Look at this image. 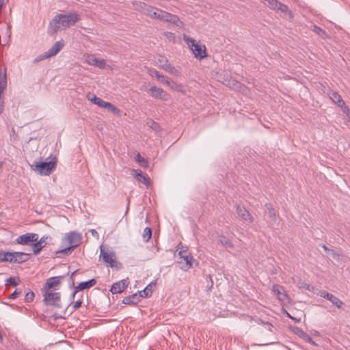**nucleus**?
<instances>
[{"mask_svg": "<svg viewBox=\"0 0 350 350\" xmlns=\"http://www.w3.org/2000/svg\"><path fill=\"white\" fill-rule=\"evenodd\" d=\"M21 280L18 277H10L5 280V284L10 285L12 286H16L20 283Z\"/></svg>", "mask_w": 350, "mask_h": 350, "instance_id": "33", "label": "nucleus"}, {"mask_svg": "<svg viewBox=\"0 0 350 350\" xmlns=\"http://www.w3.org/2000/svg\"><path fill=\"white\" fill-rule=\"evenodd\" d=\"M64 46V40L56 42L47 51L45 52V57L55 56Z\"/></svg>", "mask_w": 350, "mask_h": 350, "instance_id": "19", "label": "nucleus"}, {"mask_svg": "<svg viewBox=\"0 0 350 350\" xmlns=\"http://www.w3.org/2000/svg\"><path fill=\"white\" fill-rule=\"evenodd\" d=\"M96 284V280L94 278L90 279L85 282H80L76 287L75 291L72 292V293L70 295L71 301H72L73 299L75 298V296L77 293L78 291H83L85 289H88L93 286H94Z\"/></svg>", "mask_w": 350, "mask_h": 350, "instance_id": "11", "label": "nucleus"}, {"mask_svg": "<svg viewBox=\"0 0 350 350\" xmlns=\"http://www.w3.org/2000/svg\"><path fill=\"white\" fill-rule=\"evenodd\" d=\"M184 40L187 42L189 47L193 51L196 57H199L200 59L206 57V48L202 49L201 46L196 42V40L189 36L184 35Z\"/></svg>", "mask_w": 350, "mask_h": 350, "instance_id": "7", "label": "nucleus"}, {"mask_svg": "<svg viewBox=\"0 0 350 350\" xmlns=\"http://www.w3.org/2000/svg\"><path fill=\"white\" fill-rule=\"evenodd\" d=\"M7 87V78L5 68L4 71L0 69V114L4 111L3 92Z\"/></svg>", "mask_w": 350, "mask_h": 350, "instance_id": "8", "label": "nucleus"}, {"mask_svg": "<svg viewBox=\"0 0 350 350\" xmlns=\"http://www.w3.org/2000/svg\"><path fill=\"white\" fill-rule=\"evenodd\" d=\"M148 90L152 92V97L155 98H159L162 100H167V94L162 88H157L156 86H152L149 88Z\"/></svg>", "mask_w": 350, "mask_h": 350, "instance_id": "20", "label": "nucleus"}, {"mask_svg": "<svg viewBox=\"0 0 350 350\" xmlns=\"http://www.w3.org/2000/svg\"><path fill=\"white\" fill-rule=\"evenodd\" d=\"M299 331V332H297V334H299V333L300 334V335L302 336V334H301V332L300 331L301 329H299V328H297Z\"/></svg>", "mask_w": 350, "mask_h": 350, "instance_id": "60", "label": "nucleus"}, {"mask_svg": "<svg viewBox=\"0 0 350 350\" xmlns=\"http://www.w3.org/2000/svg\"><path fill=\"white\" fill-rule=\"evenodd\" d=\"M82 303H83V301L81 299V298H79L77 301H76L72 306V310L71 312H72L73 311H75L77 309H78L79 308H80L82 305Z\"/></svg>", "mask_w": 350, "mask_h": 350, "instance_id": "50", "label": "nucleus"}, {"mask_svg": "<svg viewBox=\"0 0 350 350\" xmlns=\"http://www.w3.org/2000/svg\"><path fill=\"white\" fill-rule=\"evenodd\" d=\"M56 160H51L48 162L44 161H35L31 165V168L34 172L43 176H49L51 174L53 170L56 166Z\"/></svg>", "mask_w": 350, "mask_h": 350, "instance_id": "2", "label": "nucleus"}, {"mask_svg": "<svg viewBox=\"0 0 350 350\" xmlns=\"http://www.w3.org/2000/svg\"><path fill=\"white\" fill-rule=\"evenodd\" d=\"M35 295L33 291H29L26 293L25 301L27 302H31L34 299Z\"/></svg>", "mask_w": 350, "mask_h": 350, "instance_id": "45", "label": "nucleus"}, {"mask_svg": "<svg viewBox=\"0 0 350 350\" xmlns=\"http://www.w3.org/2000/svg\"><path fill=\"white\" fill-rule=\"evenodd\" d=\"M177 250H179L178 256L180 260L178 263L180 265V269L187 271L192 267L193 257L191 254H187V247L179 244L177 246Z\"/></svg>", "mask_w": 350, "mask_h": 350, "instance_id": "3", "label": "nucleus"}, {"mask_svg": "<svg viewBox=\"0 0 350 350\" xmlns=\"http://www.w3.org/2000/svg\"><path fill=\"white\" fill-rule=\"evenodd\" d=\"M53 291L49 290L42 291L43 302L46 306H53L57 308H61L60 293H54Z\"/></svg>", "mask_w": 350, "mask_h": 350, "instance_id": "4", "label": "nucleus"}, {"mask_svg": "<svg viewBox=\"0 0 350 350\" xmlns=\"http://www.w3.org/2000/svg\"><path fill=\"white\" fill-rule=\"evenodd\" d=\"M90 232L93 237L98 238V233L95 229H91Z\"/></svg>", "mask_w": 350, "mask_h": 350, "instance_id": "55", "label": "nucleus"}, {"mask_svg": "<svg viewBox=\"0 0 350 350\" xmlns=\"http://www.w3.org/2000/svg\"><path fill=\"white\" fill-rule=\"evenodd\" d=\"M64 276H63V275L49 278V279L46 280V282L42 288V291L55 290V287L61 283V281L64 279Z\"/></svg>", "mask_w": 350, "mask_h": 350, "instance_id": "13", "label": "nucleus"}, {"mask_svg": "<svg viewBox=\"0 0 350 350\" xmlns=\"http://www.w3.org/2000/svg\"><path fill=\"white\" fill-rule=\"evenodd\" d=\"M329 301H330L332 304L338 309H341L342 305L344 304L342 300H340L339 298H338L334 295H332Z\"/></svg>", "mask_w": 350, "mask_h": 350, "instance_id": "34", "label": "nucleus"}, {"mask_svg": "<svg viewBox=\"0 0 350 350\" xmlns=\"http://www.w3.org/2000/svg\"><path fill=\"white\" fill-rule=\"evenodd\" d=\"M65 239L69 246L75 250L81 244L82 237L80 233L72 231L66 234Z\"/></svg>", "mask_w": 350, "mask_h": 350, "instance_id": "9", "label": "nucleus"}, {"mask_svg": "<svg viewBox=\"0 0 350 350\" xmlns=\"http://www.w3.org/2000/svg\"><path fill=\"white\" fill-rule=\"evenodd\" d=\"M327 94L329 96V98L332 100V101L334 104L337 105V106L341 109V110L345 114H346L347 116H349L350 109L346 105L345 101L342 98L341 96L338 93V92L329 88L328 92H327Z\"/></svg>", "mask_w": 350, "mask_h": 350, "instance_id": "6", "label": "nucleus"}, {"mask_svg": "<svg viewBox=\"0 0 350 350\" xmlns=\"http://www.w3.org/2000/svg\"><path fill=\"white\" fill-rule=\"evenodd\" d=\"M159 80H161V83H163L167 85H170V83L172 82V79H170L169 77H165L163 75H162V77H161V79Z\"/></svg>", "mask_w": 350, "mask_h": 350, "instance_id": "49", "label": "nucleus"}, {"mask_svg": "<svg viewBox=\"0 0 350 350\" xmlns=\"http://www.w3.org/2000/svg\"><path fill=\"white\" fill-rule=\"evenodd\" d=\"M257 323H260V324L266 325H267V329L269 332H273V327H273V325L271 323H269V322H265V321H262V319H258L257 320Z\"/></svg>", "mask_w": 350, "mask_h": 350, "instance_id": "44", "label": "nucleus"}, {"mask_svg": "<svg viewBox=\"0 0 350 350\" xmlns=\"http://www.w3.org/2000/svg\"><path fill=\"white\" fill-rule=\"evenodd\" d=\"M49 236H43L39 240L34 241L32 244V250L34 254H38L47 245L46 240Z\"/></svg>", "mask_w": 350, "mask_h": 350, "instance_id": "15", "label": "nucleus"}, {"mask_svg": "<svg viewBox=\"0 0 350 350\" xmlns=\"http://www.w3.org/2000/svg\"><path fill=\"white\" fill-rule=\"evenodd\" d=\"M285 314H286V316L291 319H293V321H295L296 323H299L300 322V319H297V318H295L293 317V316H291L286 310H285Z\"/></svg>", "mask_w": 350, "mask_h": 350, "instance_id": "54", "label": "nucleus"}, {"mask_svg": "<svg viewBox=\"0 0 350 350\" xmlns=\"http://www.w3.org/2000/svg\"><path fill=\"white\" fill-rule=\"evenodd\" d=\"M7 252H4L3 250H0V262H5L7 260Z\"/></svg>", "mask_w": 350, "mask_h": 350, "instance_id": "52", "label": "nucleus"}, {"mask_svg": "<svg viewBox=\"0 0 350 350\" xmlns=\"http://www.w3.org/2000/svg\"><path fill=\"white\" fill-rule=\"evenodd\" d=\"M152 237V229L151 228L146 227L143 233V238L145 242H148Z\"/></svg>", "mask_w": 350, "mask_h": 350, "instance_id": "40", "label": "nucleus"}, {"mask_svg": "<svg viewBox=\"0 0 350 350\" xmlns=\"http://www.w3.org/2000/svg\"><path fill=\"white\" fill-rule=\"evenodd\" d=\"M22 291L16 288L9 297V299H16L21 293Z\"/></svg>", "mask_w": 350, "mask_h": 350, "instance_id": "51", "label": "nucleus"}, {"mask_svg": "<svg viewBox=\"0 0 350 350\" xmlns=\"http://www.w3.org/2000/svg\"><path fill=\"white\" fill-rule=\"evenodd\" d=\"M301 287L306 288L307 290L310 291H311L313 289V287H312L310 284L306 283H304Z\"/></svg>", "mask_w": 350, "mask_h": 350, "instance_id": "57", "label": "nucleus"}, {"mask_svg": "<svg viewBox=\"0 0 350 350\" xmlns=\"http://www.w3.org/2000/svg\"><path fill=\"white\" fill-rule=\"evenodd\" d=\"M74 250V249L72 247H71L70 246H68L67 247H65L64 249H62V250H59L58 251H57L55 252L56 254V256L57 257H62V255L63 254L64 256H67L70 254H71V252Z\"/></svg>", "mask_w": 350, "mask_h": 350, "instance_id": "35", "label": "nucleus"}, {"mask_svg": "<svg viewBox=\"0 0 350 350\" xmlns=\"http://www.w3.org/2000/svg\"><path fill=\"white\" fill-rule=\"evenodd\" d=\"M100 258H102V260L104 262L109 264V266L111 267H116V261L115 260V255L113 252L111 254H109V253L105 252V250L101 248Z\"/></svg>", "mask_w": 350, "mask_h": 350, "instance_id": "17", "label": "nucleus"}, {"mask_svg": "<svg viewBox=\"0 0 350 350\" xmlns=\"http://www.w3.org/2000/svg\"><path fill=\"white\" fill-rule=\"evenodd\" d=\"M140 296L137 293L124 297L122 302L125 305L136 306L141 301Z\"/></svg>", "mask_w": 350, "mask_h": 350, "instance_id": "21", "label": "nucleus"}, {"mask_svg": "<svg viewBox=\"0 0 350 350\" xmlns=\"http://www.w3.org/2000/svg\"><path fill=\"white\" fill-rule=\"evenodd\" d=\"M147 125L151 129L154 131L155 132H159L161 131V127H160L159 124L157 122H156L154 120H150V121H148L147 122Z\"/></svg>", "mask_w": 350, "mask_h": 350, "instance_id": "38", "label": "nucleus"}, {"mask_svg": "<svg viewBox=\"0 0 350 350\" xmlns=\"http://www.w3.org/2000/svg\"><path fill=\"white\" fill-rule=\"evenodd\" d=\"M276 10L281 11L284 14H287L290 18H293L294 16L293 12L291 10H289L288 6L285 4L282 3L281 2H280V3L278 4Z\"/></svg>", "mask_w": 350, "mask_h": 350, "instance_id": "30", "label": "nucleus"}, {"mask_svg": "<svg viewBox=\"0 0 350 350\" xmlns=\"http://www.w3.org/2000/svg\"><path fill=\"white\" fill-rule=\"evenodd\" d=\"M224 83L226 85L234 90H242L245 88V85H243V84H241L240 82L233 79L232 77H230L229 79H225V81Z\"/></svg>", "mask_w": 350, "mask_h": 350, "instance_id": "24", "label": "nucleus"}, {"mask_svg": "<svg viewBox=\"0 0 350 350\" xmlns=\"http://www.w3.org/2000/svg\"><path fill=\"white\" fill-rule=\"evenodd\" d=\"M217 241L219 243L224 245L227 248L232 249L234 247L232 243L224 235L218 236Z\"/></svg>", "mask_w": 350, "mask_h": 350, "instance_id": "29", "label": "nucleus"}, {"mask_svg": "<svg viewBox=\"0 0 350 350\" xmlns=\"http://www.w3.org/2000/svg\"><path fill=\"white\" fill-rule=\"evenodd\" d=\"M57 317H54V319H57Z\"/></svg>", "mask_w": 350, "mask_h": 350, "instance_id": "61", "label": "nucleus"}, {"mask_svg": "<svg viewBox=\"0 0 350 350\" xmlns=\"http://www.w3.org/2000/svg\"><path fill=\"white\" fill-rule=\"evenodd\" d=\"M14 254H12V256H13V255L16 256V258H15L16 263H18V264H21V263L27 261L31 257L30 254H27V253H25V252H14ZM10 256H11V254Z\"/></svg>", "mask_w": 350, "mask_h": 350, "instance_id": "26", "label": "nucleus"}, {"mask_svg": "<svg viewBox=\"0 0 350 350\" xmlns=\"http://www.w3.org/2000/svg\"><path fill=\"white\" fill-rule=\"evenodd\" d=\"M129 282L126 280H122L113 283L110 288L113 294L120 293L123 292L128 286Z\"/></svg>", "mask_w": 350, "mask_h": 350, "instance_id": "16", "label": "nucleus"}, {"mask_svg": "<svg viewBox=\"0 0 350 350\" xmlns=\"http://www.w3.org/2000/svg\"><path fill=\"white\" fill-rule=\"evenodd\" d=\"M164 70L165 71L168 72L169 73H170L173 75H175V76H179L180 75V71L178 70H177L171 64H167V66H165V68Z\"/></svg>", "mask_w": 350, "mask_h": 350, "instance_id": "36", "label": "nucleus"}, {"mask_svg": "<svg viewBox=\"0 0 350 350\" xmlns=\"http://www.w3.org/2000/svg\"><path fill=\"white\" fill-rule=\"evenodd\" d=\"M333 294H331L328 292H327L326 291H321L319 293V295L323 298H325L327 300H329L330 299V297H332Z\"/></svg>", "mask_w": 350, "mask_h": 350, "instance_id": "46", "label": "nucleus"}, {"mask_svg": "<svg viewBox=\"0 0 350 350\" xmlns=\"http://www.w3.org/2000/svg\"><path fill=\"white\" fill-rule=\"evenodd\" d=\"M273 293L278 296V299L284 301L288 298V295L284 292L282 286L279 284H273L272 287Z\"/></svg>", "mask_w": 350, "mask_h": 350, "instance_id": "23", "label": "nucleus"}, {"mask_svg": "<svg viewBox=\"0 0 350 350\" xmlns=\"http://www.w3.org/2000/svg\"><path fill=\"white\" fill-rule=\"evenodd\" d=\"M236 211L242 219L249 221L250 223H252L254 221V217L244 206L237 204Z\"/></svg>", "mask_w": 350, "mask_h": 350, "instance_id": "14", "label": "nucleus"}, {"mask_svg": "<svg viewBox=\"0 0 350 350\" xmlns=\"http://www.w3.org/2000/svg\"><path fill=\"white\" fill-rule=\"evenodd\" d=\"M311 29L322 39L326 40L329 38L328 33L324 29L317 26V25H312Z\"/></svg>", "mask_w": 350, "mask_h": 350, "instance_id": "27", "label": "nucleus"}, {"mask_svg": "<svg viewBox=\"0 0 350 350\" xmlns=\"http://www.w3.org/2000/svg\"><path fill=\"white\" fill-rule=\"evenodd\" d=\"M134 175L135 176V178L142 183H144L146 185H149L150 184V179L148 176L139 170H133Z\"/></svg>", "mask_w": 350, "mask_h": 350, "instance_id": "25", "label": "nucleus"}, {"mask_svg": "<svg viewBox=\"0 0 350 350\" xmlns=\"http://www.w3.org/2000/svg\"><path fill=\"white\" fill-rule=\"evenodd\" d=\"M208 278H209V279H210V282H211V284H210V285H209V286H208V290H210V291H211V288H213V281L212 278L211 277V275H208Z\"/></svg>", "mask_w": 350, "mask_h": 350, "instance_id": "58", "label": "nucleus"}, {"mask_svg": "<svg viewBox=\"0 0 350 350\" xmlns=\"http://www.w3.org/2000/svg\"><path fill=\"white\" fill-rule=\"evenodd\" d=\"M157 64H159V67L164 70L165 66H167V64L170 63L168 59L165 56L159 55L157 60Z\"/></svg>", "mask_w": 350, "mask_h": 350, "instance_id": "32", "label": "nucleus"}, {"mask_svg": "<svg viewBox=\"0 0 350 350\" xmlns=\"http://www.w3.org/2000/svg\"><path fill=\"white\" fill-rule=\"evenodd\" d=\"M139 7L141 12H142L144 14L149 16L152 18L154 19V17L157 13L159 8L147 5L145 3H141Z\"/></svg>", "mask_w": 350, "mask_h": 350, "instance_id": "18", "label": "nucleus"}, {"mask_svg": "<svg viewBox=\"0 0 350 350\" xmlns=\"http://www.w3.org/2000/svg\"><path fill=\"white\" fill-rule=\"evenodd\" d=\"M321 247L325 251V252H332V255L333 256L334 258H336V257L339 256V254H338L337 253H336L333 250H330L329 248H328L326 245L325 244H322L321 245Z\"/></svg>", "mask_w": 350, "mask_h": 350, "instance_id": "48", "label": "nucleus"}, {"mask_svg": "<svg viewBox=\"0 0 350 350\" xmlns=\"http://www.w3.org/2000/svg\"><path fill=\"white\" fill-rule=\"evenodd\" d=\"M135 161L137 162L142 167L148 168L149 166L148 161L142 157L140 154L138 152L135 157Z\"/></svg>", "mask_w": 350, "mask_h": 350, "instance_id": "31", "label": "nucleus"}, {"mask_svg": "<svg viewBox=\"0 0 350 350\" xmlns=\"http://www.w3.org/2000/svg\"><path fill=\"white\" fill-rule=\"evenodd\" d=\"M154 19H158L164 22H169L176 25L177 27H183L184 23L176 15L169 13L161 9H158Z\"/></svg>", "mask_w": 350, "mask_h": 350, "instance_id": "5", "label": "nucleus"}, {"mask_svg": "<svg viewBox=\"0 0 350 350\" xmlns=\"http://www.w3.org/2000/svg\"><path fill=\"white\" fill-rule=\"evenodd\" d=\"M80 20L79 15L77 13H69L68 14H57L53 19V29L57 32L61 27L63 29L69 28L73 26Z\"/></svg>", "mask_w": 350, "mask_h": 350, "instance_id": "1", "label": "nucleus"}, {"mask_svg": "<svg viewBox=\"0 0 350 350\" xmlns=\"http://www.w3.org/2000/svg\"><path fill=\"white\" fill-rule=\"evenodd\" d=\"M171 89L176 90L177 92H183V86L181 84L177 83L172 80L170 85H169Z\"/></svg>", "mask_w": 350, "mask_h": 350, "instance_id": "41", "label": "nucleus"}, {"mask_svg": "<svg viewBox=\"0 0 350 350\" xmlns=\"http://www.w3.org/2000/svg\"><path fill=\"white\" fill-rule=\"evenodd\" d=\"M148 72L150 76L155 77L158 80H159L161 77H162V75L154 68H149Z\"/></svg>", "mask_w": 350, "mask_h": 350, "instance_id": "42", "label": "nucleus"}, {"mask_svg": "<svg viewBox=\"0 0 350 350\" xmlns=\"http://www.w3.org/2000/svg\"><path fill=\"white\" fill-rule=\"evenodd\" d=\"M14 252H7V254H5L7 256V260H5V262H11V263H16V256L15 255H13V256H10V254H14Z\"/></svg>", "mask_w": 350, "mask_h": 350, "instance_id": "43", "label": "nucleus"}, {"mask_svg": "<svg viewBox=\"0 0 350 350\" xmlns=\"http://www.w3.org/2000/svg\"><path fill=\"white\" fill-rule=\"evenodd\" d=\"M47 58H49V57H45V53H44L43 54L39 55L36 59H35V62H38L40 61H42V60H44L45 59H47Z\"/></svg>", "mask_w": 350, "mask_h": 350, "instance_id": "53", "label": "nucleus"}, {"mask_svg": "<svg viewBox=\"0 0 350 350\" xmlns=\"http://www.w3.org/2000/svg\"><path fill=\"white\" fill-rule=\"evenodd\" d=\"M265 206L267 211L269 217L272 221L275 222L277 221V214L273 205L271 203H266Z\"/></svg>", "mask_w": 350, "mask_h": 350, "instance_id": "28", "label": "nucleus"}, {"mask_svg": "<svg viewBox=\"0 0 350 350\" xmlns=\"http://www.w3.org/2000/svg\"><path fill=\"white\" fill-rule=\"evenodd\" d=\"M91 102H92L94 104L97 105L99 107H104L113 113H116L117 111H118V109L116 107H115L113 105L109 102H106L103 100L102 98L97 97L95 95H93V97L92 98H90Z\"/></svg>", "mask_w": 350, "mask_h": 350, "instance_id": "10", "label": "nucleus"}, {"mask_svg": "<svg viewBox=\"0 0 350 350\" xmlns=\"http://www.w3.org/2000/svg\"><path fill=\"white\" fill-rule=\"evenodd\" d=\"M300 331L301 332V334H302V338H304V340L308 342H309L310 344L312 345H314V346H317V344L314 342V340L312 339V338L309 336L308 334L305 333L302 329H300Z\"/></svg>", "mask_w": 350, "mask_h": 350, "instance_id": "39", "label": "nucleus"}, {"mask_svg": "<svg viewBox=\"0 0 350 350\" xmlns=\"http://www.w3.org/2000/svg\"><path fill=\"white\" fill-rule=\"evenodd\" d=\"M165 36H166L167 38H169V39H171L172 38H175V37H174V34L173 33H172V32H166V33H165Z\"/></svg>", "mask_w": 350, "mask_h": 350, "instance_id": "56", "label": "nucleus"}, {"mask_svg": "<svg viewBox=\"0 0 350 350\" xmlns=\"http://www.w3.org/2000/svg\"><path fill=\"white\" fill-rule=\"evenodd\" d=\"M0 342H3V336L1 334V333L0 332Z\"/></svg>", "mask_w": 350, "mask_h": 350, "instance_id": "59", "label": "nucleus"}, {"mask_svg": "<svg viewBox=\"0 0 350 350\" xmlns=\"http://www.w3.org/2000/svg\"><path fill=\"white\" fill-rule=\"evenodd\" d=\"M106 66V62L105 59H98L96 58V62L94 66L98 67L100 68H103Z\"/></svg>", "mask_w": 350, "mask_h": 350, "instance_id": "47", "label": "nucleus"}, {"mask_svg": "<svg viewBox=\"0 0 350 350\" xmlns=\"http://www.w3.org/2000/svg\"><path fill=\"white\" fill-rule=\"evenodd\" d=\"M156 285V282H150L142 291H138L140 298H148L152 296L153 288Z\"/></svg>", "mask_w": 350, "mask_h": 350, "instance_id": "22", "label": "nucleus"}, {"mask_svg": "<svg viewBox=\"0 0 350 350\" xmlns=\"http://www.w3.org/2000/svg\"><path fill=\"white\" fill-rule=\"evenodd\" d=\"M85 62L91 66H94L96 62V57L94 55L92 54H87L85 55Z\"/></svg>", "mask_w": 350, "mask_h": 350, "instance_id": "37", "label": "nucleus"}, {"mask_svg": "<svg viewBox=\"0 0 350 350\" xmlns=\"http://www.w3.org/2000/svg\"><path fill=\"white\" fill-rule=\"evenodd\" d=\"M38 234L36 233H26L19 236L16 242L20 245H27L29 243H33L38 239Z\"/></svg>", "mask_w": 350, "mask_h": 350, "instance_id": "12", "label": "nucleus"}]
</instances>
